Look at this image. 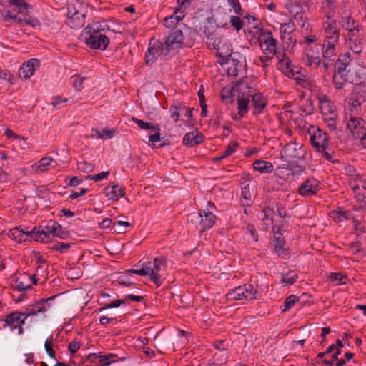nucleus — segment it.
Wrapping results in <instances>:
<instances>
[{
	"label": "nucleus",
	"instance_id": "c9c22d12",
	"mask_svg": "<svg viewBox=\"0 0 366 366\" xmlns=\"http://www.w3.org/2000/svg\"><path fill=\"white\" fill-rule=\"evenodd\" d=\"M88 34H103L109 30V26L105 22H94L90 24L86 28Z\"/></svg>",
	"mask_w": 366,
	"mask_h": 366
},
{
	"label": "nucleus",
	"instance_id": "69168bd1",
	"mask_svg": "<svg viewBox=\"0 0 366 366\" xmlns=\"http://www.w3.org/2000/svg\"><path fill=\"white\" fill-rule=\"evenodd\" d=\"M169 112L171 117L175 122H177L181 114V105L174 107L171 106L169 108Z\"/></svg>",
	"mask_w": 366,
	"mask_h": 366
},
{
	"label": "nucleus",
	"instance_id": "79ce46f5",
	"mask_svg": "<svg viewBox=\"0 0 366 366\" xmlns=\"http://www.w3.org/2000/svg\"><path fill=\"white\" fill-rule=\"evenodd\" d=\"M7 2L10 5L15 6L18 9L19 12H24L31 9V5L26 3L25 0H7Z\"/></svg>",
	"mask_w": 366,
	"mask_h": 366
},
{
	"label": "nucleus",
	"instance_id": "cd10ccee",
	"mask_svg": "<svg viewBox=\"0 0 366 366\" xmlns=\"http://www.w3.org/2000/svg\"><path fill=\"white\" fill-rule=\"evenodd\" d=\"M347 42L350 49L353 51L354 54H360L362 52L364 47L362 34L355 35L352 38V36H348Z\"/></svg>",
	"mask_w": 366,
	"mask_h": 366
},
{
	"label": "nucleus",
	"instance_id": "393cba45",
	"mask_svg": "<svg viewBox=\"0 0 366 366\" xmlns=\"http://www.w3.org/2000/svg\"><path fill=\"white\" fill-rule=\"evenodd\" d=\"M304 59H306L308 66L316 68L321 65V59L317 50L315 51L311 46H308L304 51Z\"/></svg>",
	"mask_w": 366,
	"mask_h": 366
},
{
	"label": "nucleus",
	"instance_id": "4d7b16f0",
	"mask_svg": "<svg viewBox=\"0 0 366 366\" xmlns=\"http://www.w3.org/2000/svg\"><path fill=\"white\" fill-rule=\"evenodd\" d=\"M222 42V39L219 37H217L209 39L207 44L209 48L215 49L218 52L220 50V45Z\"/></svg>",
	"mask_w": 366,
	"mask_h": 366
},
{
	"label": "nucleus",
	"instance_id": "39448f33",
	"mask_svg": "<svg viewBox=\"0 0 366 366\" xmlns=\"http://www.w3.org/2000/svg\"><path fill=\"white\" fill-rule=\"evenodd\" d=\"M257 294V290L252 285L245 284L229 290L227 297L228 300L250 301L256 299Z\"/></svg>",
	"mask_w": 366,
	"mask_h": 366
},
{
	"label": "nucleus",
	"instance_id": "f3484780",
	"mask_svg": "<svg viewBox=\"0 0 366 366\" xmlns=\"http://www.w3.org/2000/svg\"><path fill=\"white\" fill-rule=\"evenodd\" d=\"M322 29L325 39L339 41L340 28L335 19L325 21L322 23Z\"/></svg>",
	"mask_w": 366,
	"mask_h": 366
},
{
	"label": "nucleus",
	"instance_id": "2f4dec72",
	"mask_svg": "<svg viewBox=\"0 0 366 366\" xmlns=\"http://www.w3.org/2000/svg\"><path fill=\"white\" fill-rule=\"evenodd\" d=\"M204 137L200 133L197 132H187L183 138V144L186 146H193L194 144H201L204 141Z\"/></svg>",
	"mask_w": 366,
	"mask_h": 366
},
{
	"label": "nucleus",
	"instance_id": "de8ad7c7",
	"mask_svg": "<svg viewBox=\"0 0 366 366\" xmlns=\"http://www.w3.org/2000/svg\"><path fill=\"white\" fill-rule=\"evenodd\" d=\"M71 247V244L70 243L57 242L51 245L49 249L53 251L59 252L61 254H64L67 252Z\"/></svg>",
	"mask_w": 366,
	"mask_h": 366
},
{
	"label": "nucleus",
	"instance_id": "9d476101",
	"mask_svg": "<svg viewBox=\"0 0 366 366\" xmlns=\"http://www.w3.org/2000/svg\"><path fill=\"white\" fill-rule=\"evenodd\" d=\"M164 51L162 41H155L153 44L149 42V48L145 54V64L152 66Z\"/></svg>",
	"mask_w": 366,
	"mask_h": 366
},
{
	"label": "nucleus",
	"instance_id": "473e14b6",
	"mask_svg": "<svg viewBox=\"0 0 366 366\" xmlns=\"http://www.w3.org/2000/svg\"><path fill=\"white\" fill-rule=\"evenodd\" d=\"M53 237L44 232L41 229V227H34L31 231V238L36 242H47L51 239Z\"/></svg>",
	"mask_w": 366,
	"mask_h": 366
},
{
	"label": "nucleus",
	"instance_id": "f704fd0d",
	"mask_svg": "<svg viewBox=\"0 0 366 366\" xmlns=\"http://www.w3.org/2000/svg\"><path fill=\"white\" fill-rule=\"evenodd\" d=\"M253 168L260 173H270L274 167L270 162L258 159L254 162Z\"/></svg>",
	"mask_w": 366,
	"mask_h": 366
},
{
	"label": "nucleus",
	"instance_id": "8fccbe9b",
	"mask_svg": "<svg viewBox=\"0 0 366 366\" xmlns=\"http://www.w3.org/2000/svg\"><path fill=\"white\" fill-rule=\"evenodd\" d=\"M298 300H299V297H297L296 295H291L288 296L285 300V302L283 303V306L282 307V310L284 312V311H287V310H290V308H292L295 305V304Z\"/></svg>",
	"mask_w": 366,
	"mask_h": 366
},
{
	"label": "nucleus",
	"instance_id": "1a4fd4ad",
	"mask_svg": "<svg viewBox=\"0 0 366 366\" xmlns=\"http://www.w3.org/2000/svg\"><path fill=\"white\" fill-rule=\"evenodd\" d=\"M340 24L344 30L347 31V37L352 36V38L355 35L360 34V33L363 31L362 26L360 25L350 14L342 16Z\"/></svg>",
	"mask_w": 366,
	"mask_h": 366
},
{
	"label": "nucleus",
	"instance_id": "72a5a7b5",
	"mask_svg": "<svg viewBox=\"0 0 366 366\" xmlns=\"http://www.w3.org/2000/svg\"><path fill=\"white\" fill-rule=\"evenodd\" d=\"M337 6V0H322V8L325 13V16L329 20L335 14Z\"/></svg>",
	"mask_w": 366,
	"mask_h": 366
},
{
	"label": "nucleus",
	"instance_id": "4c0bfd02",
	"mask_svg": "<svg viewBox=\"0 0 366 366\" xmlns=\"http://www.w3.org/2000/svg\"><path fill=\"white\" fill-rule=\"evenodd\" d=\"M131 121L134 123L137 124L138 127L142 129H151L152 131H157L160 130V126L159 124H149L148 122H145L143 120L139 119L138 118L135 117H132L131 118Z\"/></svg>",
	"mask_w": 366,
	"mask_h": 366
},
{
	"label": "nucleus",
	"instance_id": "680f3d73",
	"mask_svg": "<svg viewBox=\"0 0 366 366\" xmlns=\"http://www.w3.org/2000/svg\"><path fill=\"white\" fill-rule=\"evenodd\" d=\"M85 78L79 76H73L72 86L76 92H80L83 89V83Z\"/></svg>",
	"mask_w": 366,
	"mask_h": 366
},
{
	"label": "nucleus",
	"instance_id": "423d86ee",
	"mask_svg": "<svg viewBox=\"0 0 366 366\" xmlns=\"http://www.w3.org/2000/svg\"><path fill=\"white\" fill-rule=\"evenodd\" d=\"M258 41L262 51L265 55L274 56L277 54V41L272 36L270 31L261 29Z\"/></svg>",
	"mask_w": 366,
	"mask_h": 366
},
{
	"label": "nucleus",
	"instance_id": "9b49d317",
	"mask_svg": "<svg viewBox=\"0 0 366 366\" xmlns=\"http://www.w3.org/2000/svg\"><path fill=\"white\" fill-rule=\"evenodd\" d=\"M296 162H288L287 167H282L277 169V174L280 178L287 180L290 177H293L301 174L305 167L297 164Z\"/></svg>",
	"mask_w": 366,
	"mask_h": 366
},
{
	"label": "nucleus",
	"instance_id": "412c9836",
	"mask_svg": "<svg viewBox=\"0 0 366 366\" xmlns=\"http://www.w3.org/2000/svg\"><path fill=\"white\" fill-rule=\"evenodd\" d=\"M322 115H330V113L337 112L336 107L327 95L320 93L317 95Z\"/></svg>",
	"mask_w": 366,
	"mask_h": 366
},
{
	"label": "nucleus",
	"instance_id": "c03bdc74",
	"mask_svg": "<svg viewBox=\"0 0 366 366\" xmlns=\"http://www.w3.org/2000/svg\"><path fill=\"white\" fill-rule=\"evenodd\" d=\"M54 225L55 227V231H54L53 237H56L59 239H65L69 237V232L64 229L61 225L56 222H54Z\"/></svg>",
	"mask_w": 366,
	"mask_h": 366
},
{
	"label": "nucleus",
	"instance_id": "3c124183",
	"mask_svg": "<svg viewBox=\"0 0 366 366\" xmlns=\"http://www.w3.org/2000/svg\"><path fill=\"white\" fill-rule=\"evenodd\" d=\"M0 79L8 81L10 84L13 85L16 83L15 76L6 69H1L0 68Z\"/></svg>",
	"mask_w": 366,
	"mask_h": 366
},
{
	"label": "nucleus",
	"instance_id": "0e129e2a",
	"mask_svg": "<svg viewBox=\"0 0 366 366\" xmlns=\"http://www.w3.org/2000/svg\"><path fill=\"white\" fill-rule=\"evenodd\" d=\"M52 340H53L52 337H51V341H49V339L46 340V342H45V344H44V347H45V350H46V353L48 354V355L51 358L56 360V356H55L56 355V352L54 350V349L52 348V346H53V344L51 342Z\"/></svg>",
	"mask_w": 366,
	"mask_h": 366
},
{
	"label": "nucleus",
	"instance_id": "a878e982",
	"mask_svg": "<svg viewBox=\"0 0 366 366\" xmlns=\"http://www.w3.org/2000/svg\"><path fill=\"white\" fill-rule=\"evenodd\" d=\"M185 16L184 14V10L181 9H177L174 13V14L167 16L164 19V25L167 28H174L179 24V22L181 21Z\"/></svg>",
	"mask_w": 366,
	"mask_h": 366
},
{
	"label": "nucleus",
	"instance_id": "e433bc0d",
	"mask_svg": "<svg viewBox=\"0 0 366 366\" xmlns=\"http://www.w3.org/2000/svg\"><path fill=\"white\" fill-rule=\"evenodd\" d=\"M117 355L113 353L104 354L100 352L99 365L101 366H109L112 363L119 361Z\"/></svg>",
	"mask_w": 366,
	"mask_h": 366
},
{
	"label": "nucleus",
	"instance_id": "bb28decb",
	"mask_svg": "<svg viewBox=\"0 0 366 366\" xmlns=\"http://www.w3.org/2000/svg\"><path fill=\"white\" fill-rule=\"evenodd\" d=\"M104 193L109 199L118 201L125 195V188L119 185L107 187L104 189Z\"/></svg>",
	"mask_w": 366,
	"mask_h": 366
},
{
	"label": "nucleus",
	"instance_id": "0eeeda50",
	"mask_svg": "<svg viewBox=\"0 0 366 366\" xmlns=\"http://www.w3.org/2000/svg\"><path fill=\"white\" fill-rule=\"evenodd\" d=\"M55 297V295L51 296L46 299H41L33 304L27 305L23 311L24 318L27 319L29 317L36 316L39 314H42L45 317V312L51 307L49 302L54 300Z\"/></svg>",
	"mask_w": 366,
	"mask_h": 366
},
{
	"label": "nucleus",
	"instance_id": "6e6d98bb",
	"mask_svg": "<svg viewBox=\"0 0 366 366\" xmlns=\"http://www.w3.org/2000/svg\"><path fill=\"white\" fill-rule=\"evenodd\" d=\"M66 102L67 99L63 97L62 96H56L52 97V101L51 104L56 109H60L63 107Z\"/></svg>",
	"mask_w": 366,
	"mask_h": 366
},
{
	"label": "nucleus",
	"instance_id": "7c9ffc66",
	"mask_svg": "<svg viewBox=\"0 0 366 366\" xmlns=\"http://www.w3.org/2000/svg\"><path fill=\"white\" fill-rule=\"evenodd\" d=\"M242 205L244 207H249L252 206V194L250 191V184L249 182H244L242 183Z\"/></svg>",
	"mask_w": 366,
	"mask_h": 366
},
{
	"label": "nucleus",
	"instance_id": "a19ab883",
	"mask_svg": "<svg viewBox=\"0 0 366 366\" xmlns=\"http://www.w3.org/2000/svg\"><path fill=\"white\" fill-rule=\"evenodd\" d=\"M229 66L227 68V74L229 76L236 77L239 75V71L242 65L237 62L234 59H232Z\"/></svg>",
	"mask_w": 366,
	"mask_h": 366
},
{
	"label": "nucleus",
	"instance_id": "338daca9",
	"mask_svg": "<svg viewBox=\"0 0 366 366\" xmlns=\"http://www.w3.org/2000/svg\"><path fill=\"white\" fill-rule=\"evenodd\" d=\"M245 231H246L245 232L247 234H249L252 237V239L254 242L258 241V233H257V231L254 224H247L245 228Z\"/></svg>",
	"mask_w": 366,
	"mask_h": 366
},
{
	"label": "nucleus",
	"instance_id": "49530a36",
	"mask_svg": "<svg viewBox=\"0 0 366 366\" xmlns=\"http://www.w3.org/2000/svg\"><path fill=\"white\" fill-rule=\"evenodd\" d=\"M249 100L248 99L242 98L237 99L238 104V114L240 117H244L248 112V104Z\"/></svg>",
	"mask_w": 366,
	"mask_h": 366
},
{
	"label": "nucleus",
	"instance_id": "c756f323",
	"mask_svg": "<svg viewBox=\"0 0 366 366\" xmlns=\"http://www.w3.org/2000/svg\"><path fill=\"white\" fill-rule=\"evenodd\" d=\"M8 236L16 242L21 243L26 240L29 236L31 237V232L24 231L23 229L15 227L11 229L8 232Z\"/></svg>",
	"mask_w": 366,
	"mask_h": 366
},
{
	"label": "nucleus",
	"instance_id": "4be33fe9",
	"mask_svg": "<svg viewBox=\"0 0 366 366\" xmlns=\"http://www.w3.org/2000/svg\"><path fill=\"white\" fill-rule=\"evenodd\" d=\"M251 105L254 109L253 114H262L267 105V99L262 93H256L252 96Z\"/></svg>",
	"mask_w": 366,
	"mask_h": 366
},
{
	"label": "nucleus",
	"instance_id": "ea45409f",
	"mask_svg": "<svg viewBox=\"0 0 366 366\" xmlns=\"http://www.w3.org/2000/svg\"><path fill=\"white\" fill-rule=\"evenodd\" d=\"M347 81L346 74L334 73L333 84L337 89H342Z\"/></svg>",
	"mask_w": 366,
	"mask_h": 366
},
{
	"label": "nucleus",
	"instance_id": "20e7f679",
	"mask_svg": "<svg viewBox=\"0 0 366 366\" xmlns=\"http://www.w3.org/2000/svg\"><path fill=\"white\" fill-rule=\"evenodd\" d=\"M187 220L194 224L196 229L200 232H204L214 224L216 216L209 211L203 210L197 214H189Z\"/></svg>",
	"mask_w": 366,
	"mask_h": 366
},
{
	"label": "nucleus",
	"instance_id": "052dcab7",
	"mask_svg": "<svg viewBox=\"0 0 366 366\" xmlns=\"http://www.w3.org/2000/svg\"><path fill=\"white\" fill-rule=\"evenodd\" d=\"M300 110L307 115L312 114L313 113L314 107L311 99H307L305 102L300 106Z\"/></svg>",
	"mask_w": 366,
	"mask_h": 366
},
{
	"label": "nucleus",
	"instance_id": "6ab92c4d",
	"mask_svg": "<svg viewBox=\"0 0 366 366\" xmlns=\"http://www.w3.org/2000/svg\"><path fill=\"white\" fill-rule=\"evenodd\" d=\"M274 251L283 259L289 258L290 255L287 249L285 247V241L282 234L277 231L274 233Z\"/></svg>",
	"mask_w": 366,
	"mask_h": 366
},
{
	"label": "nucleus",
	"instance_id": "b1692460",
	"mask_svg": "<svg viewBox=\"0 0 366 366\" xmlns=\"http://www.w3.org/2000/svg\"><path fill=\"white\" fill-rule=\"evenodd\" d=\"M102 296V302L100 305L102 306V307L99 308V311L102 312L107 309L110 308H117L119 307L121 305L126 304L127 300L124 299H117L114 300H107V297H110V295L106 292H102L101 294Z\"/></svg>",
	"mask_w": 366,
	"mask_h": 366
},
{
	"label": "nucleus",
	"instance_id": "5fc2aeb1",
	"mask_svg": "<svg viewBox=\"0 0 366 366\" xmlns=\"http://www.w3.org/2000/svg\"><path fill=\"white\" fill-rule=\"evenodd\" d=\"M78 169L83 172L89 173L94 169V164L86 161L79 162Z\"/></svg>",
	"mask_w": 366,
	"mask_h": 366
},
{
	"label": "nucleus",
	"instance_id": "864d4df0",
	"mask_svg": "<svg viewBox=\"0 0 366 366\" xmlns=\"http://www.w3.org/2000/svg\"><path fill=\"white\" fill-rule=\"evenodd\" d=\"M228 51L223 54L222 52H217V56L219 58V63L221 65H225V64H229L231 62L232 59H230L231 56V51L229 49V46H227Z\"/></svg>",
	"mask_w": 366,
	"mask_h": 366
},
{
	"label": "nucleus",
	"instance_id": "4468645a",
	"mask_svg": "<svg viewBox=\"0 0 366 366\" xmlns=\"http://www.w3.org/2000/svg\"><path fill=\"white\" fill-rule=\"evenodd\" d=\"M86 14L79 12L74 8H69L67 24L74 29H78L84 26Z\"/></svg>",
	"mask_w": 366,
	"mask_h": 366
},
{
	"label": "nucleus",
	"instance_id": "37998d69",
	"mask_svg": "<svg viewBox=\"0 0 366 366\" xmlns=\"http://www.w3.org/2000/svg\"><path fill=\"white\" fill-rule=\"evenodd\" d=\"M362 249L361 237L359 234L356 235L355 241L349 244V251L352 254H357Z\"/></svg>",
	"mask_w": 366,
	"mask_h": 366
},
{
	"label": "nucleus",
	"instance_id": "dca6fc26",
	"mask_svg": "<svg viewBox=\"0 0 366 366\" xmlns=\"http://www.w3.org/2000/svg\"><path fill=\"white\" fill-rule=\"evenodd\" d=\"M26 318H24V315L23 312H12L8 315H6L3 320L5 324L3 325V327H9L11 330H14L16 329V327L19 325H24L25 324Z\"/></svg>",
	"mask_w": 366,
	"mask_h": 366
},
{
	"label": "nucleus",
	"instance_id": "bf43d9fd",
	"mask_svg": "<svg viewBox=\"0 0 366 366\" xmlns=\"http://www.w3.org/2000/svg\"><path fill=\"white\" fill-rule=\"evenodd\" d=\"M334 214V219H336L338 222H342L345 219H349L350 213L346 211H336L334 210L332 212Z\"/></svg>",
	"mask_w": 366,
	"mask_h": 366
},
{
	"label": "nucleus",
	"instance_id": "09e8293b",
	"mask_svg": "<svg viewBox=\"0 0 366 366\" xmlns=\"http://www.w3.org/2000/svg\"><path fill=\"white\" fill-rule=\"evenodd\" d=\"M297 277V274L289 272L283 274L280 282L282 285H292L296 282Z\"/></svg>",
	"mask_w": 366,
	"mask_h": 366
},
{
	"label": "nucleus",
	"instance_id": "58836bf2",
	"mask_svg": "<svg viewBox=\"0 0 366 366\" xmlns=\"http://www.w3.org/2000/svg\"><path fill=\"white\" fill-rule=\"evenodd\" d=\"M354 138L360 139L362 146L366 148V128L365 124L357 127L355 129L351 132Z\"/></svg>",
	"mask_w": 366,
	"mask_h": 366
},
{
	"label": "nucleus",
	"instance_id": "a211bd4d",
	"mask_svg": "<svg viewBox=\"0 0 366 366\" xmlns=\"http://www.w3.org/2000/svg\"><path fill=\"white\" fill-rule=\"evenodd\" d=\"M278 64L280 68L285 72L288 73V74L292 73V76L298 83L301 81H306V76L301 74L300 72H296L295 74V73L292 71L291 68V60L285 53L281 55V58L279 60Z\"/></svg>",
	"mask_w": 366,
	"mask_h": 366
},
{
	"label": "nucleus",
	"instance_id": "774afa93",
	"mask_svg": "<svg viewBox=\"0 0 366 366\" xmlns=\"http://www.w3.org/2000/svg\"><path fill=\"white\" fill-rule=\"evenodd\" d=\"M230 23L237 31L241 30L243 27V22L239 16H232Z\"/></svg>",
	"mask_w": 366,
	"mask_h": 366
},
{
	"label": "nucleus",
	"instance_id": "7ed1b4c3",
	"mask_svg": "<svg viewBox=\"0 0 366 366\" xmlns=\"http://www.w3.org/2000/svg\"><path fill=\"white\" fill-rule=\"evenodd\" d=\"M184 24H179V26L173 28L169 33V35L164 38V46L165 49L164 55L168 54L169 51L179 49L182 47L184 43V34L182 29H185Z\"/></svg>",
	"mask_w": 366,
	"mask_h": 366
},
{
	"label": "nucleus",
	"instance_id": "aec40b11",
	"mask_svg": "<svg viewBox=\"0 0 366 366\" xmlns=\"http://www.w3.org/2000/svg\"><path fill=\"white\" fill-rule=\"evenodd\" d=\"M339 41L333 39H325L322 46V56L325 59L329 61H334L337 55V46L338 45Z\"/></svg>",
	"mask_w": 366,
	"mask_h": 366
},
{
	"label": "nucleus",
	"instance_id": "f8f14e48",
	"mask_svg": "<svg viewBox=\"0 0 366 366\" xmlns=\"http://www.w3.org/2000/svg\"><path fill=\"white\" fill-rule=\"evenodd\" d=\"M366 101V85H357L350 97V104L351 110L357 111L362 104Z\"/></svg>",
	"mask_w": 366,
	"mask_h": 366
},
{
	"label": "nucleus",
	"instance_id": "6e6552de",
	"mask_svg": "<svg viewBox=\"0 0 366 366\" xmlns=\"http://www.w3.org/2000/svg\"><path fill=\"white\" fill-rule=\"evenodd\" d=\"M305 151L302 146L297 143L287 144L281 151V157L287 162H297L304 157Z\"/></svg>",
	"mask_w": 366,
	"mask_h": 366
},
{
	"label": "nucleus",
	"instance_id": "603ef678",
	"mask_svg": "<svg viewBox=\"0 0 366 366\" xmlns=\"http://www.w3.org/2000/svg\"><path fill=\"white\" fill-rule=\"evenodd\" d=\"M362 124H365V122L363 119L358 117H351L347 122V128L350 131H353L357 127H360Z\"/></svg>",
	"mask_w": 366,
	"mask_h": 366
},
{
	"label": "nucleus",
	"instance_id": "f257e3e1",
	"mask_svg": "<svg viewBox=\"0 0 366 366\" xmlns=\"http://www.w3.org/2000/svg\"><path fill=\"white\" fill-rule=\"evenodd\" d=\"M309 133L311 144L320 155L330 162H335V152L330 146L327 133L313 126L310 129Z\"/></svg>",
	"mask_w": 366,
	"mask_h": 366
},
{
	"label": "nucleus",
	"instance_id": "13d9d810",
	"mask_svg": "<svg viewBox=\"0 0 366 366\" xmlns=\"http://www.w3.org/2000/svg\"><path fill=\"white\" fill-rule=\"evenodd\" d=\"M239 144L236 142H231L227 147L226 149L222 152V157L231 156L237 149Z\"/></svg>",
	"mask_w": 366,
	"mask_h": 366
},
{
	"label": "nucleus",
	"instance_id": "ddd939ff",
	"mask_svg": "<svg viewBox=\"0 0 366 366\" xmlns=\"http://www.w3.org/2000/svg\"><path fill=\"white\" fill-rule=\"evenodd\" d=\"M86 38V44L92 49L105 50L109 45V39L104 34H89Z\"/></svg>",
	"mask_w": 366,
	"mask_h": 366
},
{
	"label": "nucleus",
	"instance_id": "2eb2a0df",
	"mask_svg": "<svg viewBox=\"0 0 366 366\" xmlns=\"http://www.w3.org/2000/svg\"><path fill=\"white\" fill-rule=\"evenodd\" d=\"M320 190L318 182L313 178L305 180L298 188V194L302 197L316 195Z\"/></svg>",
	"mask_w": 366,
	"mask_h": 366
},
{
	"label": "nucleus",
	"instance_id": "5701e85b",
	"mask_svg": "<svg viewBox=\"0 0 366 366\" xmlns=\"http://www.w3.org/2000/svg\"><path fill=\"white\" fill-rule=\"evenodd\" d=\"M39 66V61L36 59H31L26 64L21 66L19 70V75L21 79H27L32 76L35 72V68Z\"/></svg>",
	"mask_w": 366,
	"mask_h": 366
},
{
	"label": "nucleus",
	"instance_id": "a18cd8bd",
	"mask_svg": "<svg viewBox=\"0 0 366 366\" xmlns=\"http://www.w3.org/2000/svg\"><path fill=\"white\" fill-rule=\"evenodd\" d=\"M24 280H26V279L18 277L15 280L14 285H13V287L15 290H17L19 292H24L26 290H31V285L30 283H26Z\"/></svg>",
	"mask_w": 366,
	"mask_h": 366
},
{
	"label": "nucleus",
	"instance_id": "e2e57ef3",
	"mask_svg": "<svg viewBox=\"0 0 366 366\" xmlns=\"http://www.w3.org/2000/svg\"><path fill=\"white\" fill-rule=\"evenodd\" d=\"M109 174H110L109 172L107 171V172H102L101 173L97 174H94V175L89 174L86 176V179L94 180V182H99L102 179H107Z\"/></svg>",
	"mask_w": 366,
	"mask_h": 366
},
{
	"label": "nucleus",
	"instance_id": "c85d7f7f",
	"mask_svg": "<svg viewBox=\"0 0 366 366\" xmlns=\"http://www.w3.org/2000/svg\"><path fill=\"white\" fill-rule=\"evenodd\" d=\"M56 163L54 159L51 157H45L41 158L36 163L34 164L31 167L32 169L37 174H40L46 172L49 169V167L52 164ZM54 166H53L54 167Z\"/></svg>",
	"mask_w": 366,
	"mask_h": 366
},
{
	"label": "nucleus",
	"instance_id": "f03ea898",
	"mask_svg": "<svg viewBox=\"0 0 366 366\" xmlns=\"http://www.w3.org/2000/svg\"><path fill=\"white\" fill-rule=\"evenodd\" d=\"M167 267L166 259L162 257H156L153 262H147L143 263L142 267L139 269H129L127 271L128 274H134L140 276H149L152 282H153L157 287L162 283L161 276L159 274L162 268Z\"/></svg>",
	"mask_w": 366,
	"mask_h": 366
}]
</instances>
